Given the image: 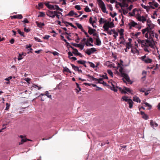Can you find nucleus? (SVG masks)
<instances>
[{
    "instance_id": "nucleus-1",
    "label": "nucleus",
    "mask_w": 160,
    "mask_h": 160,
    "mask_svg": "<svg viewBox=\"0 0 160 160\" xmlns=\"http://www.w3.org/2000/svg\"><path fill=\"white\" fill-rule=\"evenodd\" d=\"M123 68L122 67H120L119 69L121 76L123 78L122 79L124 82H126L125 79L130 84H132L133 82L132 81L128 75L126 73H124L123 72Z\"/></svg>"
},
{
    "instance_id": "nucleus-2",
    "label": "nucleus",
    "mask_w": 160,
    "mask_h": 160,
    "mask_svg": "<svg viewBox=\"0 0 160 160\" xmlns=\"http://www.w3.org/2000/svg\"><path fill=\"white\" fill-rule=\"evenodd\" d=\"M87 76H88V77L92 81H98V83L102 84L104 86L107 85L106 83L103 81L102 78H99L98 79L93 77V76H91L90 75H88Z\"/></svg>"
},
{
    "instance_id": "nucleus-3",
    "label": "nucleus",
    "mask_w": 160,
    "mask_h": 160,
    "mask_svg": "<svg viewBox=\"0 0 160 160\" xmlns=\"http://www.w3.org/2000/svg\"><path fill=\"white\" fill-rule=\"evenodd\" d=\"M98 5L102 12L104 13H107L106 6L104 2L102 0H99Z\"/></svg>"
},
{
    "instance_id": "nucleus-4",
    "label": "nucleus",
    "mask_w": 160,
    "mask_h": 160,
    "mask_svg": "<svg viewBox=\"0 0 160 160\" xmlns=\"http://www.w3.org/2000/svg\"><path fill=\"white\" fill-rule=\"evenodd\" d=\"M141 60L146 63H151L152 61L151 59L147 57L146 55L141 57Z\"/></svg>"
},
{
    "instance_id": "nucleus-5",
    "label": "nucleus",
    "mask_w": 160,
    "mask_h": 160,
    "mask_svg": "<svg viewBox=\"0 0 160 160\" xmlns=\"http://www.w3.org/2000/svg\"><path fill=\"white\" fill-rule=\"evenodd\" d=\"M145 46L150 47L151 48H153L154 47V44L152 40H150L148 39L146 40Z\"/></svg>"
},
{
    "instance_id": "nucleus-6",
    "label": "nucleus",
    "mask_w": 160,
    "mask_h": 160,
    "mask_svg": "<svg viewBox=\"0 0 160 160\" xmlns=\"http://www.w3.org/2000/svg\"><path fill=\"white\" fill-rule=\"evenodd\" d=\"M56 13V11H48L47 12V15L48 16L53 18L55 16Z\"/></svg>"
},
{
    "instance_id": "nucleus-7",
    "label": "nucleus",
    "mask_w": 160,
    "mask_h": 160,
    "mask_svg": "<svg viewBox=\"0 0 160 160\" xmlns=\"http://www.w3.org/2000/svg\"><path fill=\"white\" fill-rule=\"evenodd\" d=\"M147 23L148 27L147 28H148V30H152L154 27V24L151 23V21L150 20H147Z\"/></svg>"
},
{
    "instance_id": "nucleus-8",
    "label": "nucleus",
    "mask_w": 160,
    "mask_h": 160,
    "mask_svg": "<svg viewBox=\"0 0 160 160\" xmlns=\"http://www.w3.org/2000/svg\"><path fill=\"white\" fill-rule=\"evenodd\" d=\"M96 51V50L95 48H92L90 49H87L85 52L88 55H90Z\"/></svg>"
},
{
    "instance_id": "nucleus-9",
    "label": "nucleus",
    "mask_w": 160,
    "mask_h": 160,
    "mask_svg": "<svg viewBox=\"0 0 160 160\" xmlns=\"http://www.w3.org/2000/svg\"><path fill=\"white\" fill-rule=\"evenodd\" d=\"M71 44L73 45L75 47L80 48L81 50H82L83 49L84 46V45L80 43L76 44L72 43Z\"/></svg>"
},
{
    "instance_id": "nucleus-10",
    "label": "nucleus",
    "mask_w": 160,
    "mask_h": 160,
    "mask_svg": "<svg viewBox=\"0 0 160 160\" xmlns=\"http://www.w3.org/2000/svg\"><path fill=\"white\" fill-rule=\"evenodd\" d=\"M148 33L149 35L150 39H151L152 40L154 37V32L153 31H148Z\"/></svg>"
},
{
    "instance_id": "nucleus-11",
    "label": "nucleus",
    "mask_w": 160,
    "mask_h": 160,
    "mask_svg": "<svg viewBox=\"0 0 160 160\" xmlns=\"http://www.w3.org/2000/svg\"><path fill=\"white\" fill-rule=\"evenodd\" d=\"M90 42L91 43H92L93 42V38L91 37H90L89 38L87 39V41L85 43V44L87 46H89L88 44L90 43Z\"/></svg>"
},
{
    "instance_id": "nucleus-12",
    "label": "nucleus",
    "mask_w": 160,
    "mask_h": 160,
    "mask_svg": "<svg viewBox=\"0 0 160 160\" xmlns=\"http://www.w3.org/2000/svg\"><path fill=\"white\" fill-rule=\"evenodd\" d=\"M138 19L139 21H141L143 23H144L146 20V18L143 16L138 17Z\"/></svg>"
},
{
    "instance_id": "nucleus-13",
    "label": "nucleus",
    "mask_w": 160,
    "mask_h": 160,
    "mask_svg": "<svg viewBox=\"0 0 160 160\" xmlns=\"http://www.w3.org/2000/svg\"><path fill=\"white\" fill-rule=\"evenodd\" d=\"M94 39L96 40V44L97 46H100L101 44V42L99 38V37H98L97 38H95Z\"/></svg>"
},
{
    "instance_id": "nucleus-14",
    "label": "nucleus",
    "mask_w": 160,
    "mask_h": 160,
    "mask_svg": "<svg viewBox=\"0 0 160 160\" xmlns=\"http://www.w3.org/2000/svg\"><path fill=\"white\" fill-rule=\"evenodd\" d=\"M131 52L132 53L134 54H137V55H138L139 54V51L136 48H132L131 49Z\"/></svg>"
},
{
    "instance_id": "nucleus-15",
    "label": "nucleus",
    "mask_w": 160,
    "mask_h": 160,
    "mask_svg": "<svg viewBox=\"0 0 160 160\" xmlns=\"http://www.w3.org/2000/svg\"><path fill=\"white\" fill-rule=\"evenodd\" d=\"M45 5L48 8L51 10L53 9L54 8V5L50 4L49 3H45Z\"/></svg>"
},
{
    "instance_id": "nucleus-16",
    "label": "nucleus",
    "mask_w": 160,
    "mask_h": 160,
    "mask_svg": "<svg viewBox=\"0 0 160 160\" xmlns=\"http://www.w3.org/2000/svg\"><path fill=\"white\" fill-rule=\"evenodd\" d=\"M151 126L154 128V127H156L158 126V124L152 120L150 122Z\"/></svg>"
},
{
    "instance_id": "nucleus-17",
    "label": "nucleus",
    "mask_w": 160,
    "mask_h": 160,
    "mask_svg": "<svg viewBox=\"0 0 160 160\" xmlns=\"http://www.w3.org/2000/svg\"><path fill=\"white\" fill-rule=\"evenodd\" d=\"M138 42L139 43H141L142 44V47L145 46V41L144 40L138 39Z\"/></svg>"
},
{
    "instance_id": "nucleus-18",
    "label": "nucleus",
    "mask_w": 160,
    "mask_h": 160,
    "mask_svg": "<svg viewBox=\"0 0 160 160\" xmlns=\"http://www.w3.org/2000/svg\"><path fill=\"white\" fill-rule=\"evenodd\" d=\"M54 8H53V10H59L61 12H63V10L59 8V6L57 5H54Z\"/></svg>"
},
{
    "instance_id": "nucleus-19",
    "label": "nucleus",
    "mask_w": 160,
    "mask_h": 160,
    "mask_svg": "<svg viewBox=\"0 0 160 160\" xmlns=\"http://www.w3.org/2000/svg\"><path fill=\"white\" fill-rule=\"evenodd\" d=\"M133 100L134 101L136 102H140L141 101L139 98L136 96H135L133 97Z\"/></svg>"
},
{
    "instance_id": "nucleus-20",
    "label": "nucleus",
    "mask_w": 160,
    "mask_h": 160,
    "mask_svg": "<svg viewBox=\"0 0 160 160\" xmlns=\"http://www.w3.org/2000/svg\"><path fill=\"white\" fill-rule=\"evenodd\" d=\"M37 26L39 28H42L43 26H44L45 24L44 23L41 22H36Z\"/></svg>"
},
{
    "instance_id": "nucleus-21",
    "label": "nucleus",
    "mask_w": 160,
    "mask_h": 160,
    "mask_svg": "<svg viewBox=\"0 0 160 160\" xmlns=\"http://www.w3.org/2000/svg\"><path fill=\"white\" fill-rule=\"evenodd\" d=\"M129 26L130 28H131V27H135L136 25H137V23L136 22L132 21L129 24Z\"/></svg>"
},
{
    "instance_id": "nucleus-22",
    "label": "nucleus",
    "mask_w": 160,
    "mask_h": 160,
    "mask_svg": "<svg viewBox=\"0 0 160 160\" xmlns=\"http://www.w3.org/2000/svg\"><path fill=\"white\" fill-rule=\"evenodd\" d=\"M107 24L110 28H112L114 27V25L113 22H110L109 21H108Z\"/></svg>"
},
{
    "instance_id": "nucleus-23",
    "label": "nucleus",
    "mask_w": 160,
    "mask_h": 160,
    "mask_svg": "<svg viewBox=\"0 0 160 160\" xmlns=\"http://www.w3.org/2000/svg\"><path fill=\"white\" fill-rule=\"evenodd\" d=\"M102 28L104 29V31H105L107 32L108 31L109 28L107 24H104Z\"/></svg>"
},
{
    "instance_id": "nucleus-24",
    "label": "nucleus",
    "mask_w": 160,
    "mask_h": 160,
    "mask_svg": "<svg viewBox=\"0 0 160 160\" xmlns=\"http://www.w3.org/2000/svg\"><path fill=\"white\" fill-rule=\"evenodd\" d=\"M129 105V108H131L133 106V102L132 100L130 99H129V100L128 102Z\"/></svg>"
},
{
    "instance_id": "nucleus-25",
    "label": "nucleus",
    "mask_w": 160,
    "mask_h": 160,
    "mask_svg": "<svg viewBox=\"0 0 160 160\" xmlns=\"http://www.w3.org/2000/svg\"><path fill=\"white\" fill-rule=\"evenodd\" d=\"M63 72H66L70 73H72V72L67 67H63Z\"/></svg>"
},
{
    "instance_id": "nucleus-26",
    "label": "nucleus",
    "mask_w": 160,
    "mask_h": 160,
    "mask_svg": "<svg viewBox=\"0 0 160 160\" xmlns=\"http://www.w3.org/2000/svg\"><path fill=\"white\" fill-rule=\"evenodd\" d=\"M72 53L74 54L76 56L81 55V53L78 52V50L77 49H75V50L72 52Z\"/></svg>"
},
{
    "instance_id": "nucleus-27",
    "label": "nucleus",
    "mask_w": 160,
    "mask_h": 160,
    "mask_svg": "<svg viewBox=\"0 0 160 160\" xmlns=\"http://www.w3.org/2000/svg\"><path fill=\"white\" fill-rule=\"evenodd\" d=\"M116 88H118L119 90L121 91V92L122 93H126L127 92L126 91H124V87L123 88V89H122V88L121 87H119L118 86H116Z\"/></svg>"
},
{
    "instance_id": "nucleus-28",
    "label": "nucleus",
    "mask_w": 160,
    "mask_h": 160,
    "mask_svg": "<svg viewBox=\"0 0 160 160\" xmlns=\"http://www.w3.org/2000/svg\"><path fill=\"white\" fill-rule=\"evenodd\" d=\"M119 5L121 7H126L127 8L128 6V5L125 2L123 3L122 4L121 3H119Z\"/></svg>"
},
{
    "instance_id": "nucleus-29",
    "label": "nucleus",
    "mask_w": 160,
    "mask_h": 160,
    "mask_svg": "<svg viewBox=\"0 0 160 160\" xmlns=\"http://www.w3.org/2000/svg\"><path fill=\"white\" fill-rule=\"evenodd\" d=\"M75 14V12L73 10L71 11L68 14L66 15V16H72Z\"/></svg>"
},
{
    "instance_id": "nucleus-30",
    "label": "nucleus",
    "mask_w": 160,
    "mask_h": 160,
    "mask_svg": "<svg viewBox=\"0 0 160 160\" xmlns=\"http://www.w3.org/2000/svg\"><path fill=\"white\" fill-rule=\"evenodd\" d=\"M76 24L78 27V28L80 29L81 31H82L83 29V28L81 24L78 23H76Z\"/></svg>"
},
{
    "instance_id": "nucleus-31",
    "label": "nucleus",
    "mask_w": 160,
    "mask_h": 160,
    "mask_svg": "<svg viewBox=\"0 0 160 160\" xmlns=\"http://www.w3.org/2000/svg\"><path fill=\"white\" fill-rule=\"evenodd\" d=\"M49 93L48 92V91H46L45 92V95L48 98L52 99V97L51 95H49Z\"/></svg>"
},
{
    "instance_id": "nucleus-32",
    "label": "nucleus",
    "mask_w": 160,
    "mask_h": 160,
    "mask_svg": "<svg viewBox=\"0 0 160 160\" xmlns=\"http://www.w3.org/2000/svg\"><path fill=\"white\" fill-rule=\"evenodd\" d=\"M70 65L72 66V69L75 71H77V70L79 68L77 66H75L72 63H71Z\"/></svg>"
},
{
    "instance_id": "nucleus-33",
    "label": "nucleus",
    "mask_w": 160,
    "mask_h": 160,
    "mask_svg": "<svg viewBox=\"0 0 160 160\" xmlns=\"http://www.w3.org/2000/svg\"><path fill=\"white\" fill-rule=\"evenodd\" d=\"M18 33L21 36H22L23 37H25V36L24 34V32H21L20 29H18Z\"/></svg>"
},
{
    "instance_id": "nucleus-34",
    "label": "nucleus",
    "mask_w": 160,
    "mask_h": 160,
    "mask_svg": "<svg viewBox=\"0 0 160 160\" xmlns=\"http://www.w3.org/2000/svg\"><path fill=\"white\" fill-rule=\"evenodd\" d=\"M124 91L126 92H127L129 93H131L132 91V90L130 88H127L125 87H124Z\"/></svg>"
},
{
    "instance_id": "nucleus-35",
    "label": "nucleus",
    "mask_w": 160,
    "mask_h": 160,
    "mask_svg": "<svg viewBox=\"0 0 160 160\" xmlns=\"http://www.w3.org/2000/svg\"><path fill=\"white\" fill-rule=\"evenodd\" d=\"M77 62L78 63L82 65L84 64V63H85L86 62V61L82 60H78Z\"/></svg>"
},
{
    "instance_id": "nucleus-36",
    "label": "nucleus",
    "mask_w": 160,
    "mask_h": 160,
    "mask_svg": "<svg viewBox=\"0 0 160 160\" xmlns=\"http://www.w3.org/2000/svg\"><path fill=\"white\" fill-rule=\"evenodd\" d=\"M126 48L128 49H130L132 47L131 44V42H129L126 43Z\"/></svg>"
},
{
    "instance_id": "nucleus-37",
    "label": "nucleus",
    "mask_w": 160,
    "mask_h": 160,
    "mask_svg": "<svg viewBox=\"0 0 160 160\" xmlns=\"http://www.w3.org/2000/svg\"><path fill=\"white\" fill-rule=\"evenodd\" d=\"M88 33H89V34L92 35V34L93 33V32L91 29V28L89 26H88Z\"/></svg>"
},
{
    "instance_id": "nucleus-38",
    "label": "nucleus",
    "mask_w": 160,
    "mask_h": 160,
    "mask_svg": "<svg viewBox=\"0 0 160 160\" xmlns=\"http://www.w3.org/2000/svg\"><path fill=\"white\" fill-rule=\"evenodd\" d=\"M122 99H123V101H125V102H128L129 100V99H128V97L126 96H123L122 97Z\"/></svg>"
},
{
    "instance_id": "nucleus-39",
    "label": "nucleus",
    "mask_w": 160,
    "mask_h": 160,
    "mask_svg": "<svg viewBox=\"0 0 160 160\" xmlns=\"http://www.w3.org/2000/svg\"><path fill=\"white\" fill-rule=\"evenodd\" d=\"M87 62L90 64V66L91 67L93 68H95V65L93 63L90 62Z\"/></svg>"
},
{
    "instance_id": "nucleus-40",
    "label": "nucleus",
    "mask_w": 160,
    "mask_h": 160,
    "mask_svg": "<svg viewBox=\"0 0 160 160\" xmlns=\"http://www.w3.org/2000/svg\"><path fill=\"white\" fill-rule=\"evenodd\" d=\"M107 72L112 77H113V73L111 70H110V69L108 70Z\"/></svg>"
},
{
    "instance_id": "nucleus-41",
    "label": "nucleus",
    "mask_w": 160,
    "mask_h": 160,
    "mask_svg": "<svg viewBox=\"0 0 160 160\" xmlns=\"http://www.w3.org/2000/svg\"><path fill=\"white\" fill-rule=\"evenodd\" d=\"M92 34V35L94 36L93 38L94 39H95V38H97L98 37H99L98 34L96 32H93V33Z\"/></svg>"
},
{
    "instance_id": "nucleus-42",
    "label": "nucleus",
    "mask_w": 160,
    "mask_h": 160,
    "mask_svg": "<svg viewBox=\"0 0 160 160\" xmlns=\"http://www.w3.org/2000/svg\"><path fill=\"white\" fill-rule=\"evenodd\" d=\"M84 10L87 12H90L91 11V10L89 8L88 6L85 7L84 9Z\"/></svg>"
},
{
    "instance_id": "nucleus-43",
    "label": "nucleus",
    "mask_w": 160,
    "mask_h": 160,
    "mask_svg": "<svg viewBox=\"0 0 160 160\" xmlns=\"http://www.w3.org/2000/svg\"><path fill=\"white\" fill-rule=\"evenodd\" d=\"M39 14V15L38 16V17H43L45 15L44 13L42 12H40Z\"/></svg>"
},
{
    "instance_id": "nucleus-44",
    "label": "nucleus",
    "mask_w": 160,
    "mask_h": 160,
    "mask_svg": "<svg viewBox=\"0 0 160 160\" xmlns=\"http://www.w3.org/2000/svg\"><path fill=\"white\" fill-rule=\"evenodd\" d=\"M27 139H22L21 140V142H19V145L22 144L24 142L27 141Z\"/></svg>"
},
{
    "instance_id": "nucleus-45",
    "label": "nucleus",
    "mask_w": 160,
    "mask_h": 160,
    "mask_svg": "<svg viewBox=\"0 0 160 160\" xmlns=\"http://www.w3.org/2000/svg\"><path fill=\"white\" fill-rule=\"evenodd\" d=\"M22 55H23V53L22 54H19V56L18 58V60L19 61L22 59Z\"/></svg>"
},
{
    "instance_id": "nucleus-46",
    "label": "nucleus",
    "mask_w": 160,
    "mask_h": 160,
    "mask_svg": "<svg viewBox=\"0 0 160 160\" xmlns=\"http://www.w3.org/2000/svg\"><path fill=\"white\" fill-rule=\"evenodd\" d=\"M124 31V30L123 29H121L119 31V34L120 36L123 35V32Z\"/></svg>"
},
{
    "instance_id": "nucleus-47",
    "label": "nucleus",
    "mask_w": 160,
    "mask_h": 160,
    "mask_svg": "<svg viewBox=\"0 0 160 160\" xmlns=\"http://www.w3.org/2000/svg\"><path fill=\"white\" fill-rule=\"evenodd\" d=\"M142 33L143 34H144L147 31H149L148 30V28H145L144 29H143L142 30Z\"/></svg>"
},
{
    "instance_id": "nucleus-48",
    "label": "nucleus",
    "mask_w": 160,
    "mask_h": 160,
    "mask_svg": "<svg viewBox=\"0 0 160 160\" xmlns=\"http://www.w3.org/2000/svg\"><path fill=\"white\" fill-rule=\"evenodd\" d=\"M62 23H63L64 24H68L71 26L73 25L71 23L68 22L67 21H65L63 20L62 21Z\"/></svg>"
},
{
    "instance_id": "nucleus-49",
    "label": "nucleus",
    "mask_w": 160,
    "mask_h": 160,
    "mask_svg": "<svg viewBox=\"0 0 160 160\" xmlns=\"http://www.w3.org/2000/svg\"><path fill=\"white\" fill-rule=\"evenodd\" d=\"M142 118L145 120H147L148 118V116L146 114H145L142 116Z\"/></svg>"
},
{
    "instance_id": "nucleus-50",
    "label": "nucleus",
    "mask_w": 160,
    "mask_h": 160,
    "mask_svg": "<svg viewBox=\"0 0 160 160\" xmlns=\"http://www.w3.org/2000/svg\"><path fill=\"white\" fill-rule=\"evenodd\" d=\"M34 39L36 41L39 42H42V41L39 38H38L37 37H34Z\"/></svg>"
},
{
    "instance_id": "nucleus-51",
    "label": "nucleus",
    "mask_w": 160,
    "mask_h": 160,
    "mask_svg": "<svg viewBox=\"0 0 160 160\" xmlns=\"http://www.w3.org/2000/svg\"><path fill=\"white\" fill-rule=\"evenodd\" d=\"M111 84L112 86V87L111 88H115V86H116V83L114 82H111Z\"/></svg>"
},
{
    "instance_id": "nucleus-52",
    "label": "nucleus",
    "mask_w": 160,
    "mask_h": 160,
    "mask_svg": "<svg viewBox=\"0 0 160 160\" xmlns=\"http://www.w3.org/2000/svg\"><path fill=\"white\" fill-rule=\"evenodd\" d=\"M6 108L5 109V110H7L9 108V107L10 106V104L8 103H6Z\"/></svg>"
},
{
    "instance_id": "nucleus-53",
    "label": "nucleus",
    "mask_w": 160,
    "mask_h": 160,
    "mask_svg": "<svg viewBox=\"0 0 160 160\" xmlns=\"http://www.w3.org/2000/svg\"><path fill=\"white\" fill-rule=\"evenodd\" d=\"M133 36H135V37H137L140 34H141V32H137L135 34H134V33H133Z\"/></svg>"
},
{
    "instance_id": "nucleus-54",
    "label": "nucleus",
    "mask_w": 160,
    "mask_h": 160,
    "mask_svg": "<svg viewBox=\"0 0 160 160\" xmlns=\"http://www.w3.org/2000/svg\"><path fill=\"white\" fill-rule=\"evenodd\" d=\"M50 37V36L49 35H45V36L43 37V38L44 39H48Z\"/></svg>"
},
{
    "instance_id": "nucleus-55",
    "label": "nucleus",
    "mask_w": 160,
    "mask_h": 160,
    "mask_svg": "<svg viewBox=\"0 0 160 160\" xmlns=\"http://www.w3.org/2000/svg\"><path fill=\"white\" fill-rule=\"evenodd\" d=\"M75 8L78 10H80L81 9V8L79 5H77L75 6Z\"/></svg>"
},
{
    "instance_id": "nucleus-56",
    "label": "nucleus",
    "mask_w": 160,
    "mask_h": 160,
    "mask_svg": "<svg viewBox=\"0 0 160 160\" xmlns=\"http://www.w3.org/2000/svg\"><path fill=\"white\" fill-rule=\"evenodd\" d=\"M76 85L77 88H78L79 90V91H77V92H79V91H81V88L80 87L79 84L77 82H76Z\"/></svg>"
},
{
    "instance_id": "nucleus-57",
    "label": "nucleus",
    "mask_w": 160,
    "mask_h": 160,
    "mask_svg": "<svg viewBox=\"0 0 160 160\" xmlns=\"http://www.w3.org/2000/svg\"><path fill=\"white\" fill-rule=\"evenodd\" d=\"M24 31L26 32H28L29 31H30V30L29 29V28H25L24 29Z\"/></svg>"
},
{
    "instance_id": "nucleus-58",
    "label": "nucleus",
    "mask_w": 160,
    "mask_h": 160,
    "mask_svg": "<svg viewBox=\"0 0 160 160\" xmlns=\"http://www.w3.org/2000/svg\"><path fill=\"white\" fill-rule=\"evenodd\" d=\"M122 10L123 13L124 15H125L126 14L128 13V11L127 10H126L123 9H122Z\"/></svg>"
},
{
    "instance_id": "nucleus-59",
    "label": "nucleus",
    "mask_w": 160,
    "mask_h": 160,
    "mask_svg": "<svg viewBox=\"0 0 160 160\" xmlns=\"http://www.w3.org/2000/svg\"><path fill=\"white\" fill-rule=\"evenodd\" d=\"M103 18H100V19L99 20V22L100 24H102L103 23Z\"/></svg>"
},
{
    "instance_id": "nucleus-60",
    "label": "nucleus",
    "mask_w": 160,
    "mask_h": 160,
    "mask_svg": "<svg viewBox=\"0 0 160 160\" xmlns=\"http://www.w3.org/2000/svg\"><path fill=\"white\" fill-rule=\"evenodd\" d=\"M141 5L143 8L145 9H146V10L148 9V8H147L148 6H145V5L143 4H141Z\"/></svg>"
},
{
    "instance_id": "nucleus-61",
    "label": "nucleus",
    "mask_w": 160,
    "mask_h": 160,
    "mask_svg": "<svg viewBox=\"0 0 160 160\" xmlns=\"http://www.w3.org/2000/svg\"><path fill=\"white\" fill-rule=\"evenodd\" d=\"M33 87L35 88H38V90H40V89H41V88H42V87H41V86H38L36 85H35L34 86H33Z\"/></svg>"
},
{
    "instance_id": "nucleus-62",
    "label": "nucleus",
    "mask_w": 160,
    "mask_h": 160,
    "mask_svg": "<svg viewBox=\"0 0 160 160\" xmlns=\"http://www.w3.org/2000/svg\"><path fill=\"white\" fill-rule=\"evenodd\" d=\"M12 78V76H10L8 78H6L4 79V80L6 81H9Z\"/></svg>"
},
{
    "instance_id": "nucleus-63",
    "label": "nucleus",
    "mask_w": 160,
    "mask_h": 160,
    "mask_svg": "<svg viewBox=\"0 0 160 160\" xmlns=\"http://www.w3.org/2000/svg\"><path fill=\"white\" fill-rule=\"evenodd\" d=\"M23 17L21 14H18L17 15V18L22 19Z\"/></svg>"
},
{
    "instance_id": "nucleus-64",
    "label": "nucleus",
    "mask_w": 160,
    "mask_h": 160,
    "mask_svg": "<svg viewBox=\"0 0 160 160\" xmlns=\"http://www.w3.org/2000/svg\"><path fill=\"white\" fill-rule=\"evenodd\" d=\"M22 22L25 23H28L29 22L28 20L26 18H24V20L22 21Z\"/></svg>"
}]
</instances>
